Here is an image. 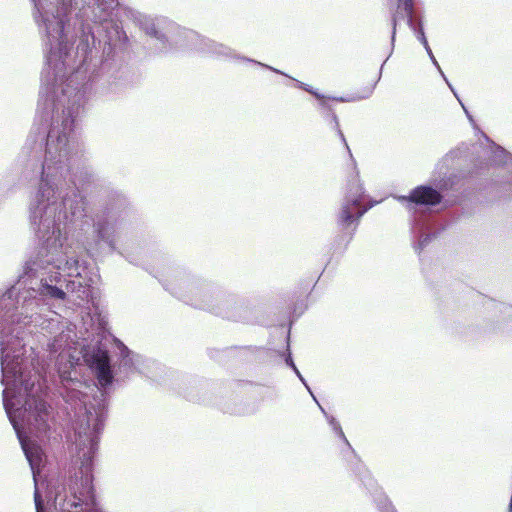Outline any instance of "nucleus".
I'll use <instances>...</instances> for the list:
<instances>
[{
  "label": "nucleus",
  "instance_id": "f257e3e1",
  "mask_svg": "<svg viewBox=\"0 0 512 512\" xmlns=\"http://www.w3.org/2000/svg\"><path fill=\"white\" fill-rule=\"evenodd\" d=\"M81 97L69 113L54 114L33 126L18 156L25 178L39 176L29 204V219L37 246L17 280L2 294L0 309L22 299L27 312L32 306L64 300L67 292H79L85 270L69 237L77 241L78 224L86 215L85 190L95 182L83 143L75 129L83 113Z\"/></svg>",
  "mask_w": 512,
  "mask_h": 512
},
{
  "label": "nucleus",
  "instance_id": "f03ea898",
  "mask_svg": "<svg viewBox=\"0 0 512 512\" xmlns=\"http://www.w3.org/2000/svg\"><path fill=\"white\" fill-rule=\"evenodd\" d=\"M43 36L38 117L69 113L74 99L119 96L140 80L129 64V39L118 19V0H30Z\"/></svg>",
  "mask_w": 512,
  "mask_h": 512
},
{
  "label": "nucleus",
  "instance_id": "7ed1b4c3",
  "mask_svg": "<svg viewBox=\"0 0 512 512\" xmlns=\"http://www.w3.org/2000/svg\"><path fill=\"white\" fill-rule=\"evenodd\" d=\"M97 335L84 348V359L94 372L96 383L89 384L71 377L76 359L67 351H61L55 360V369L62 379L59 394L65 403L73 405V396L81 403L80 410H72L77 421L79 443L90 445L89 451L97 454L100 435L108 413L109 389L114 382L124 381L130 374L139 373L148 378L156 377L159 364L133 353L123 342L113 336L107 323L101 321Z\"/></svg>",
  "mask_w": 512,
  "mask_h": 512
},
{
  "label": "nucleus",
  "instance_id": "20e7f679",
  "mask_svg": "<svg viewBox=\"0 0 512 512\" xmlns=\"http://www.w3.org/2000/svg\"><path fill=\"white\" fill-rule=\"evenodd\" d=\"M2 295L0 296V300ZM52 303L32 306L27 312L22 308V299L18 303L9 304L7 308L0 309V368L1 383L5 387L2 391L4 406L8 414L13 415L11 407L25 411L27 399L24 396L35 388V382L59 381L55 369V360L61 351L66 348V340L62 333L53 337L48 343L47 359H29L26 354L25 327L32 323L41 327L42 331L52 334L58 327L59 321L54 318H44L41 313L34 312L39 306H51ZM30 406L28 405V408Z\"/></svg>",
  "mask_w": 512,
  "mask_h": 512
},
{
  "label": "nucleus",
  "instance_id": "39448f33",
  "mask_svg": "<svg viewBox=\"0 0 512 512\" xmlns=\"http://www.w3.org/2000/svg\"><path fill=\"white\" fill-rule=\"evenodd\" d=\"M467 157L468 147L465 145L450 150L436 166L439 170L438 177L433 176L429 183L415 187L407 196L397 197L411 213L413 248L419 255L441 231L461 217L473 213L474 203L467 194L448 198L444 194L458 185L460 177L473 175L474 171L471 169L460 170V175H447L446 171L442 172L450 166L460 167Z\"/></svg>",
  "mask_w": 512,
  "mask_h": 512
},
{
  "label": "nucleus",
  "instance_id": "423d86ee",
  "mask_svg": "<svg viewBox=\"0 0 512 512\" xmlns=\"http://www.w3.org/2000/svg\"><path fill=\"white\" fill-rule=\"evenodd\" d=\"M59 381H41L35 382V388L29 392V395L25 397L27 399V406L25 411L22 409H18L16 405H13L11 409L13 410V415L8 414L7 410H5L6 415L16 433L17 439L21 445V448L24 452V448L22 443L29 446L32 450L39 449L41 454L43 455V463L38 468V480L43 481L41 479L42 474L41 470L45 466L46 463V455L44 452V445L46 442L52 438V434L56 432V420L53 414V405L59 410L58 413H63L65 415L68 424L71 425V428L74 431V444L77 451V457L80 462V467L78 470H75L73 473L69 471L68 476H59L56 479H76V475L78 476V482H80L81 469L83 466V461L85 458L86 452L90 449V445H82L79 443V434L77 433V421L72 410H80V407L84 405L78 399V397L73 396L72 404L65 403L62 397L59 394L58 388L62 386V379L58 376ZM3 407H5L3 405ZM6 409V408H4ZM53 439H56V436H53ZM44 479H47L46 477Z\"/></svg>",
  "mask_w": 512,
  "mask_h": 512
},
{
  "label": "nucleus",
  "instance_id": "0eeeda50",
  "mask_svg": "<svg viewBox=\"0 0 512 512\" xmlns=\"http://www.w3.org/2000/svg\"><path fill=\"white\" fill-rule=\"evenodd\" d=\"M34 481V504L36 512H103L97 499L94 481L96 454H85L80 482L76 479L38 480V468L43 463L39 449L32 450L22 443Z\"/></svg>",
  "mask_w": 512,
  "mask_h": 512
},
{
  "label": "nucleus",
  "instance_id": "6e6552de",
  "mask_svg": "<svg viewBox=\"0 0 512 512\" xmlns=\"http://www.w3.org/2000/svg\"><path fill=\"white\" fill-rule=\"evenodd\" d=\"M98 194V209L81 219L78 224L77 244L94 259L117 253L133 265L136 259L117 247V234L130 210L127 196L110 184L102 182L95 175V182L88 188Z\"/></svg>",
  "mask_w": 512,
  "mask_h": 512
},
{
  "label": "nucleus",
  "instance_id": "1a4fd4ad",
  "mask_svg": "<svg viewBox=\"0 0 512 512\" xmlns=\"http://www.w3.org/2000/svg\"><path fill=\"white\" fill-rule=\"evenodd\" d=\"M160 283L174 297L194 308L234 322L248 323L252 319V307L248 300L226 293L184 269L176 270L171 280H160Z\"/></svg>",
  "mask_w": 512,
  "mask_h": 512
},
{
  "label": "nucleus",
  "instance_id": "9d476101",
  "mask_svg": "<svg viewBox=\"0 0 512 512\" xmlns=\"http://www.w3.org/2000/svg\"><path fill=\"white\" fill-rule=\"evenodd\" d=\"M365 191L358 179V172L348 180L345 196L336 214V226L338 234L335 237L336 249L344 252L352 241L359 226L361 218L371 209L376 202L365 206L362 201Z\"/></svg>",
  "mask_w": 512,
  "mask_h": 512
},
{
  "label": "nucleus",
  "instance_id": "9b49d317",
  "mask_svg": "<svg viewBox=\"0 0 512 512\" xmlns=\"http://www.w3.org/2000/svg\"><path fill=\"white\" fill-rule=\"evenodd\" d=\"M126 15L153 41V54H162L177 47H186L187 39L175 22L164 16H151L135 9L125 8Z\"/></svg>",
  "mask_w": 512,
  "mask_h": 512
},
{
  "label": "nucleus",
  "instance_id": "f8f14e48",
  "mask_svg": "<svg viewBox=\"0 0 512 512\" xmlns=\"http://www.w3.org/2000/svg\"><path fill=\"white\" fill-rule=\"evenodd\" d=\"M286 77L293 80L299 89H302L305 92L311 94L318 100V106L320 109L321 116L330 125V128L337 133L340 140L342 141V143L346 147L347 151L349 152L350 156L352 157V154H351L350 148L347 144L346 138H345L342 130L340 129L338 116L336 115L332 105L330 104V101L333 100V101H337L340 103H345V102H355V101L367 99L373 93L376 83L374 85H372L371 87L366 88L365 93H363V94H355V95H350V96H345V97L344 96L332 97V96H326V95L320 93L317 89L313 88L311 85L306 84L302 81H299V80L289 76L288 74Z\"/></svg>",
  "mask_w": 512,
  "mask_h": 512
},
{
  "label": "nucleus",
  "instance_id": "ddd939ff",
  "mask_svg": "<svg viewBox=\"0 0 512 512\" xmlns=\"http://www.w3.org/2000/svg\"><path fill=\"white\" fill-rule=\"evenodd\" d=\"M184 37L187 39L186 48H193L198 51H201L203 53L210 54L218 59L222 60H229V59H236L241 60L246 63H252L256 66H259L263 69L272 71L276 74H280L283 76H287V74L277 68H274L268 64L262 63L260 61H257L255 59L242 56L238 53H236L232 48L222 44L217 43L211 39L205 38L200 36L195 31H183L182 32Z\"/></svg>",
  "mask_w": 512,
  "mask_h": 512
},
{
  "label": "nucleus",
  "instance_id": "4468645a",
  "mask_svg": "<svg viewBox=\"0 0 512 512\" xmlns=\"http://www.w3.org/2000/svg\"><path fill=\"white\" fill-rule=\"evenodd\" d=\"M341 454L347 462L350 470L359 479L363 487L371 495L373 502L376 504L377 495L385 493L378 486L376 480L371 476L370 472L359 458L349 441H346V448L341 451Z\"/></svg>",
  "mask_w": 512,
  "mask_h": 512
},
{
  "label": "nucleus",
  "instance_id": "2eb2a0df",
  "mask_svg": "<svg viewBox=\"0 0 512 512\" xmlns=\"http://www.w3.org/2000/svg\"><path fill=\"white\" fill-rule=\"evenodd\" d=\"M416 0H398V8H402L404 14H401V18H406L407 25L414 32L418 41L427 48L429 46L426 38L422 14L415 8Z\"/></svg>",
  "mask_w": 512,
  "mask_h": 512
},
{
  "label": "nucleus",
  "instance_id": "dca6fc26",
  "mask_svg": "<svg viewBox=\"0 0 512 512\" xmlns=\"http://www.w3.org/2000/svg\"><path fill=\"white\" fill-rule=\"evenodd\" d=\"M230 353L234 351H238V354L243 361H255L260 357V354L264 353V349L262 347L257 346H241V347H231L228 349Z\"/></svg>",
  "mask_w": 512,
  "mask_h": 512
},
{
  "label": "nucleus",
  "instance_id": "f3484780",
  "mask_svg": "<svg viewBox=\"0 0 512 512\" xmlns=\"http://www.w3.org/2000/svg\"><path fill=\"white\" fill-rule=\"evenodd\" d=\"M487 308L491 309L493 312L498 313V321L508 322L512 320V306L502 303L496 302L494 300H489L487 304Z\"/></svg>",
  "mask_w": 512,
  "mask_h": 512
},
{
  "label": "nucleus",
  "instance_id": "a211bd4d",
  "mask_svg": "<svg viewBox=\"0 0 512 512\" xmlns=\"http://www.w3.org/2000/svg\"><path fill=\"white\" fill-rule=\"evenodd\" d=\"M279 356L283 358L287 367H289L292 371L296 370L297 366L293 360L292 352L290 349V331H287L286 335V350L279 352Z\"/></svg>",
  "mask_w": 512,
  "mask_h": 512
},
{
  "label": "nucleus",
  "instance_id": "6ab92c4d",
  "mask_svg": "<svg viewBox=\"0 0 512 512\" xmlns=\"http://www.w3.org/2000/svg\"><path fill=\"white\" fill-rule=\"evenodd\" d=\"M376 508L379 512H397L386 494H378L376 497Z\"/></svg>",
  "mask_w": 512,
  "mask_h": 512
},
{
  "label": "nucleus",
  "instance_id": "aec40b11",
  "mask_svg": "<svg viewBox=\"0 0 512 512\" xmlns=\"http://www.w3.org/2000/svg\"><path fill=\"white\" fill-rule=\"evenodd\" d=\"M327 421H328L329 425L331 426L332 430L334 431L335 435L338 436L346 444V441H348V440H347L338 420L334 416L331 415V416H327Z\"/></svg>",
  "mask_w": 512,
  "mask_h": 512
},
{
  "label": "nucleus",
  "instance_id": "412c9836",
  "mask_svg": "<svg viewBox=\"0 0 512 512\" xmlns=\"http://www.w3.org/2000/svg\"><path fill=\"white\" fill-rule=\"evenodd\" d=\"M305 308L306 306L304 305L303 301H299L294 304L292 319H290L289 322V329L291 328L293 322L303 313Z\"/></svg>",
  "mask_w": 512,
  "mask_h": 512
},
{
  "label": "nucleus",
  "instance_id": "4be33fe9",
  "mask_svg": "<svg viewBox=\"0 0 512 512\" xmlns=\"http://www.w3.org/2000/svg\"><path fill=\"white\" fill-rule=\"evenodd\" d=\"M398 17H399L398 11L394 12L391 16V25H392L391 45H392V49L394 48V43H395V39H396Z\"/></svg>",
  "mask_w": 512,
  "mask_h": 512
},
{
  "label": "nucleus",
  "instance_id": "5701e85b",
  "mask_svg": "<svg viewBox=\"0 0 512 512\" xmlns=\"http://www.w3.org/2000/svg\"><path fill=\"white\" fill-rule=\"evenodd\" d=\"M17 181H18V175H15L11 181H2L0 183V190L4 191V190H7V191H10L12 190V188H14L17 184Z\"/></svg>",
  "mask_w": 512,
  "mask_h": 512
},
{
  "label": "nucleus",
  "instance_id": "b1692460",
  "mask_svg": "<svg viewBox=\"0 0 512 512\" xmlns=\"http://www.w3.org/2000/svg\"><path fill=\"white\" fill-rule=\"evenodd\" d=\"M438 72L440 73V75L442 76V78L445 80V82L447 83V85L449 86V88L451 89V91L453 92V94L455 95V97L459 99L456 91L454 90L453 86L451 85V83L448 81L447 77L445 76L444 72L442 71V69L440 68V70H438ZM460 104L462 105V107L464 108L465 110V113L467 114L468 118L471 119V116L469 115L467 109L464 107L463 103L461 101H459Z\"/></svg>",
  "mask_w": 512,
  "mask_h": 512
},
{
  "label": "nucleus",
  "instance_id": "393cba45",
  "mask_svg": "<svg viewBox=\"0 0 512 512\" xmlns=\"http://www.w3.org/2000/svg\"><path fill=\"white\" fill-rule=\"evenodd\" d=\"M425 50H426L432 64L437 68V70H440V65H439L438 61L436 60L430 46H427V48H425Z\"/></svg>",
  "mask_w": 512,
  "mask_h": 512
},
{
  "label": "nucleus",
  "instance_id": "a878e982",
  "mask_svg": "<svg viewBox=\"0 0 512 512\" xmlns=\"http://www.w3.org/2000/svg\"><path fill=\"white\" fill-rule=\"evenodd\" d=\"M293 372L295 373V375L298 377V379L303 383L304 386H307V381L306 379L303 377V375L301 374V372L299 371L298 368H296V370H293Z\"/></svg>",
  "mask_w": 512,
  "mask_h": 512
},
{
  "label": "nucleus",
  "instance_id": "bb28decb",
  "mask_svg": "<svg viewBox=\"0 0 512 512\" xmlns=\"http://www.w3.org/2000/svg\"><path fill=\"white\" fill-rule=\"evenodd\" d=\"M189 401L197 402L200 401V398L193 396V395H187L186 396Z\"/></svg>",
  "mask_w": 512,
  "mask_h": 512
},
{
  "label": "nucleus",
  "instance_id": "cd10ccee",
  "mask_svg": "<svg viewBox=\"0 0 512 512\" xmlns=\"http://www.w3.org/2000/svg\"><path fill=\"white\" fill-rule=\"evenodd\" d=\"M317 405H318L319 409L321 410V412L323 413V415L325 416V418L327 419V416H330V415L326 412V410L321 406L320 403H317Z\"/></svg>",
  "mask_w": 512,
  "mask_h": 512
},
{
  "label": "nucleus",
  "instance_id": "c85d7f7f",
  "mask_svg": "<svg viewBox=\"0 0 512 512\" xmlns=\"http://www.w3.org/2000/svg\"><path fill=\"white\" fill-rule=\"evenodd\" d=\"M389 56L385 59V61L381 64V67H380V72H379V77H381V74H382V70H383V67H384V64L386 63V61L388 60ZM380 78H378L379 80Z\"/></svg>",
  "mask_w": 512,
  "mask_h": 512
},
{
  "label": "nucleus",
  "instance_id": "c756f323",
  "mask_svg": "<svg viewBox=\"0 0 512 512\" xmlns=\"http://www.w3.org/2000/svg\"><path fill=\"white\" fill-rule=\"evenodd\" d=\"M305 387L308 390V392L310 393V395L313 394V391L311 390V388H310V386L308 384Z\"/></svg>",
  "mask_w": 512,
  "mask_h": 512
},
{
  "label": "nucleus",
  "instance_id": "7c9ffc66",
  "mask_svg": "<svg viewBox=\"0 0 512 512\" xmlns=\"http://www.w3.org/2000/svg\"><path fill=\"white\" fill-rule=\"evenodd\" d=\"M305 387L308 390V392L310 393V395L313 394V391L311 390V388H310V386L308 384Z\"/></svg>",
  "mask_w": 512,
  "mask_h": 512
},
{
  "label": "nucleus",
  "instance_id": "2f4dec72",
  "mask_svg": "<svg viewBox=\"0 0 512 512\" xmlns=\"http://www.w3.org/2000/svg\"><path fill=\"white\" fill-rule=\"evenodd\" d=\"M41 307H42V306H39V311H42V308H41ZM44 307H45L46 309H49V308H50V306H49V307L44 306ZM37 309H38V307H37V308H35L34 312H37V311H36Z\"/></svg>",
  "mask_w": 512,
  "mask_h": 512
},
{
  "label": "nucleus",
  "instance_id": "473e14b6",
  "mask_svg": "<svg viewBox=\"0 0 512 512\" xmlns=\"http://www.w3.org/2000/svg\"><path fill=\"white\" fill-rule=\"evenodd\" d=\"M311 397L313 398V400H314L316 403H319V402H318V400H317V398H316V396L314 395V393H313V394H311Z\"/></svg>",
  "mask_w": 512,
  "mask_h": 512
}]
</instances>
